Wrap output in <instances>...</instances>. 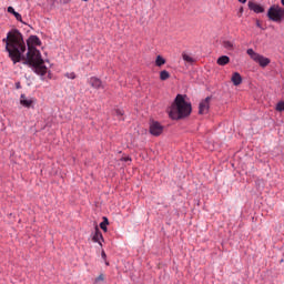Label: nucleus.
<instances>
[{"mask_svg": "<svg viewBox=\"0 0 284 284\" xmlns=\"http://www.w3.org/2000/svg\"><path fill=\"white\" fill-rule=\"evenodd\" d=\"M248 8L251 10H253V12H255L256 14H261V13L265 12V9L261 4L252 2V1H248Z\"/></svg>", "mask_w": 284, "mask_h": 284, "instance_id": "6e6552de", "label": "nucleus"}, {"mask_svg": "<svg viewBox=\"0 0 284 284\" xmlns=\"http://www.w3.org/2000/svg\"><path fill=\"white\" fill-rule=\"evenodd\" d=\"M64 77H67V79H77V74L74 72H70V73H65Z\"/></svg>", "mask_w": 284, "mask_h": 284, "instance_id": "6ab92c4d", "label": "nucleus"}, {"mask_svg": "<svg viewBox=\"0 0 284 284\" xmlns=\"http://www.w3.org/2000/svg\"><path fill=\"white\" fill-rule=\"evenodd\" d=\"M89 85H91V88H93L94 90H103L105 88V85H103V81H101V79L97 78V77H91L88 80Z\"/></svg>", "mask_w": 284, "mask_h": 284, "instance_id": "423d86ee", "label": "nucleus"}, {"mask_svg": "<svg viewBox=\"0 0 284 284\" xmlns=\"http://www.w3.org/2000/svg\"><path fill=\"white\" fill-rule=\"evenodd\" d=\"M192 114V104L185 101V97L178 94L174 102L172 103L169 115L173 121H179L190 116Z\"/></svg>", "mask_w": 284, "mask_h": 284, "instance_id": "f03ea898", "label": "nucleus"}, {"mask_svg": "<svg viewBox=\"0 0 284 284\" xmlns=\"http://www.w3.org/2000/svg\"><path fill=\"white\" fill-rule=\"evenodd\" d=\"M7 12H9V14H14L17 11H14L13 7H8Z\"/></svg>", "mask_w": 284, "mask_h": 284, "instance_id": "412c9836", "label": "nucleus"}, {"mask_svg": "<svg viewBox=\"0 0 284 284\" xmlns=\"http://www.w3.org/2000/svg\"><path fill=\"white\" fill-rule=\"evenodd\" d=\"M267 17L275 23H281L284 20V9L278 6H272L267 11Z\"/></svg>", "mask_w": 284, "mask_h": 284, "instance_id": "7ed1b4c3", "label": "nucleus"}, {"mask_svg": "<svg viewBox=\"0 0 284 284\" xmlns=\"http://www.w3.org/2000/svg\"><path fill=\"white\" fill-rule=\"evenodd\" d=\"M150 133L153 136H161V134H163V125H161V123L158 121H152L150 123Z\"/></svg>", "mask_w": 284, "mask_h": 284, "instance_id": "39448f33", "label": "nucleus"}, {"mask_svg": "<svg viewBox=\"0 0 284 284\" xmlns=\"http://www.w3.org/2000/svg\"><path fill=\"white\" fill-rule=\"evenodd\" d=\"M210 101H212V98L207 97L205 100L200 102L199 114H207L210 112Z\"/></svg>", "mask_w": 284, "mask_h": 284, "instance_id": "0eeeda50", "label": "nucleus"}, {"mask_svg": "<svg viewBox=\"0 0 284 284\" xmlns=\"http://www.w3.org/2000/svg\"><path fill=\"white\" fill-rule=\"evenodd\" d=\"M13 17L17 19V21H20V23H23V19L19 12H16Z\"/></svg>", "mask_w": 284, "mask_h": 284, "instance_id": "aec40b11", "label": "nucleus"}, {"mask_svg": "<svg viewBox=\"0 0 284 284\" xmlns=\"http://www.w3.org/2000/svg\"><path fill=\"white\" fill-rule=\"evenodd\" d=\"M82 1H88V0H82Z\"/></svg>", "mask_w": 284, "mask_h": 284, "instance_id": "cd10ccee", "label": "nucleus"}, {"mask_svg": "<svg viewBox=\"0 0 284 284\" xmlns=\"http://www.w3.org/2000/svg\"><path fill=\"white\" fill-rule=\"evenodd\" d=\"M104 276H103V274H101V275H99L98 277H97V282H99V281H104Z\"/></svg>", "mask_w": 284, "mask_h": 284, "instance_id": "5701e85b", "label": "nucleus"}, {"mask_svg": "<svg viewBox=\"0 0 284 284\" xmlns=\"http://www.w3.org/2000/svg\"><path fill=\"white\" fill-rule=\"evenodd\" d=\"M155 65H158V68H161V65H165V60L163 59V57L161 55L156 57Z\"/></svg>", "mask_w": 284, "mask_h": 284, "instance_id": "dca6fc26", "label": "nucleus"}, {"mask_svg": "<svg viewBox=\"0 0 284 284\" xmlns=\"http://www.w3.org/2000/svg\"><path fill=\"white\" fill-rule=\"evenodd\" d=\"M108 225H110V221L108 217H103V222L100 223L101 230H103V232H108Z\"/></svg>", "mask_w": 284, "mask_h": 284, "instance_id": "4468645a", "label": "nucleus"}, {"mask_svg": "<svg viewBox=\"0 0 284 284\" xmlns=\"http://www.w3.org/2000/svg\"><path fill=\"white\" fill-rule=\"evenodd\" d=\"M240 3H247V0H237Z\"/></svg>", "mask_w": 284, "mask_h": 284, "instance_id": "a878e982", "label": "nucleus"}, {"mask_svg": "<svg viewBox=\"0 0 284 284\" xmlns=\"http://www.w3.org/2000/svg\"><path fill=\"white\" fill-rule=\"evenodd\" d=\"M183 61H185L186 63H194V58H192L190 54L187 53H183L182 54Z\"/></svg>", "mask_w": 284, "mask_h": 284, "instance_id": "2eb2a0df", "label": "nucleus"}, {"mask_svg": "<svg viewBox=\"0 0 284 284\" xmlns=\"http://www.w3.org/2000/svg\"><path fill=\"white\" fill-rule=\"evenodd\" d=\"M123 161L128 162V161H132L131 158H124Z\"/></svg>", "mask_w": 284, "mask_h": 284, "instance_id": "393cba45", "label": "nucleus"}, {"mask_svg": "<svg viewBox=\"0 0 284 284\" xmlns=\"http://www.w3.org/2000/svg\"><path fill=\"white\" fill-rule=\"evenodd\" d=\"M3 43H6V50L8 51L9 59L16 63H21L24 61L27 65H31L36 74L40 77H45L48 74V67L43 63V58H41V51L38 50L37 45H41V39L37 36H30L26 41L23 40V34L14 29L7 33V38H4ZM26 50H28L27 54Z\"/></svg>", "mask_w": 284, "mask_h": 284, "instance_id": "f257e3e1", "label": "nucleus"}, {"mask_svg": "<svg viewBox=\"0 0 284 284\" xmlns=\"http://www.w3.org/2000/svg\"><path fill=\"white\" fill-rule=\"evenodd\" d=\"M20 103L23 105V108H30L32 105V100L27 99L24 94L20 97Z\"/></svg>", "mask_w": 284, "mask_h": 284, "instance_id": "9b49d317", "label": "nucleus"}, {"mask_svg": "<svg viewBox=\"0 0 284 284\" xmlns=\"http://www.w3.org/2000/svg\"><path fill=\"white\" fill-rule=\"evenodd\" d=\"M231 81L233 83V85H241V83H243V77H241V73L239 72H234L232 74Z\"/></svg>", "mask_w": 284, "mask_h": 284, "instance_id": "9d476101", "label": "nucleus"}, {"mask_svg": "<svg viewBox=\"0 0 284 284\" xmlns=\"http://www.w3.org/2000/svg\"><path fill=\"white\" fill-rule=\"evenodd\" d=\"M170 78V72L163 70L160 72V79L161 81H168V79Z\"/></svg>", "mask_w": 284, "mask_h": 284, "instance_id": "f3484780", "label": "nucleus"}, {"mask_svg": "<svg viewBox=\"0 0 284 284\" xmlns=\"http://www.w3.org/2000/svg\"><path fill=\"white\" fill-rule=\"evenodd\" d=\"M246 54H248V57H251V59L254 60L255 63H258L261 68H267V65L272 63V60H270V58L256 53L255 51H253V49H247Z\"/></svg>", "mask_w": 284, "mask_h": 284, "instance_id": "20e7f679", "label": "nucleus"}, {"mask_svg": "<svg viewBox=\"0 0 284 284\" xmlns=\"http://www.w3.org/2000/svg\"><path fill=\"white\" fill-rule=\"evenodd\" d=\"M93 243H99V245H103L101 241H103V234L101 233V230H99V226L95 225L94 234L92 237Z\"/></svg>", "mask_w": 284, "mask_h": 284, "instance_id": "1a4fd4ad", "label": "nucleus"}, {"mask_svg": "<svg viewBox=\"0 0 284 284\" xmlns=\"http://www.w3.org/2000/svg\"><path fill=\"white\" fill-rule=\"evenodd\" d=\"M223 48H225V50H234V42L230 41V40H224L222 42Z\"/></svg>", "mask_w": 284, "mask_h": 284, "instance_id": "ddd939ff", "label": "nucleus"}, {"mask_svg": "<svg viewBox=\"0 0 284 284\" xmlns=\"http://www.w3.org/2000/svg\"><path fill=\"white\" fill-rule=\"evenodd\" d=\"M115 114H116V116H123V110L116 109Z\"/></svg>", "mask_w": 284, "mask_h": 284, "instance_id": "4be33fe9", "label": "nucleus"}, {"mask_svg": "<svg viewBox=\"0 0 284 284\" xmlns=\"http://www.w3.org/2000/svg\"><path fill=\"white\" fill-rule=\"evenodd\" d=\"M101 256H102V258H103L104 261H105V258H108V255H105V251H102Z\"/></svg>", "mask_w": 284, "mask_h": 284, "instance_id": "b1692460", "label": "nucleus"}, {"mask_svg": "<svg viewBox=\"0 0 284 284\" xmlns=\"http://www.w3.org/2000/svg\"><path fill=\"white\" fill-rule=\"evenodd\" d=\"M275 110H276L277 112H284V101H280V102L276 104Z\"/></svg>", "mask_w": 284, "mask_h": 284, "instance_id": "a211bd4d", "label": "nucleus"}, {"mask_svg": "<svg viewBox=\"0 0 284 284\" xmlns=\"http://www.w3.org/2000/svg\"><path fill=\"white\" fill-rule=\"evenodd\" d=\"M216 63L217 65H227V63H230V57L222 55L217 59Z\"/></svg>", "mask_w": 284, "mask_h": 284, "instance_id": "f8f14e48", "label": "nucleus"}, {"mask_svg": "<svg viewBox=\"0 0 284 284\" xmlns=\"http://www.w3.org/2000/svg\"><path fill=\"white\" fill-rule=\"evenodd\" d=\"M105 265H110V263H109V262H105Z\"/></svg>", "mask_w": 284, "mask_h": 284, "instance_id": "bb28decb", "label": "nucleus"}]
</instances>
